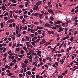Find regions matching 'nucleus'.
<instances>
[{"label":"nucleus","instance_id":"8","mask_svg":"<svg viewBox=\"0 0 78 78\" xmlns=\"http://www.w3.org/2000/svg\"><path fill=\"white\" fill-rule=\"evenodd\" d=\"M38 53H37V55L39 56V55H41V52L40 50H38L37 51Z\"/></svg>","mask_w":78,"mask_h":78},{"label":"nucleus","instance_id":"14","mask_svg":"<svg viewBox=\"0 0 78 78\" xmlns=\"http://www.w3.org/2000/svg\"><path fill=\"white\" fill-rule=\"evenodd\" d=\"M28 4H29V3L26 2V4L25 5V7H27V6L28 5Z\"/></svg>","mask_w":78,"mask_h":78},{"label":"nucleus","instance_id":"6","mask_svg":"<svg viewBox=\"0 0 78 78\" xmlns=\"http://www.w3.org/2000/svg\"><path fill=\"white\" fill-rule=\"evenodd\" d=\"M37 29H38L39 30H42L44 28L43 27H38V26H37Z\"/></svg>","mask_w":78,"mask_h":78},{"label":"nucleus","instance_id":"11","mask_svg":"<svg viewBox=\"0 0 78 78\" xmlns=\"http://www.w3.org/2000/svg\"><path fill=\"white\" fill-rule=\"evenodd\" d=\"M20 53L21 55H23L24 53V51L23 50H22L20 51Z\"/></svg>","mask_w":78,"mask_h":78},{"label":"nucleus","instance_id":"63","mask_svg":"<svg viewBox=\"0 0 78 78\" xmlns=\"http://www.w3.org/2000/svg\"><path fill=\"white\" fill-rule=\"evenodd\" d=\"M14 17L16 19H17V15L15 16H14Z\"/></svg>","mask_w":78,"mask_h":78},{"label":"nucleus","instance_id":"55","mask_svg":"<svg viewBox=\"0 0 78 78\" xmlns=\"http://www.w3.org/2000/svg\"><path fill=\"white\" fill-rule=\"evenodd\" d=\"M49 22L50 23H51V24H53V22L51 21H50Z\"/></svg>","mask_w":78,"mask_h":78},{"label":"nucleus","instance_id":"30","mask_svg":"<svg viewBox=\"0 0 78 78\" xmlns=\"http://www.w3.org/2000/svg\"><path fill=\"white\" fill-rule=\"evenodd\" d=\"M5 20H8V17H5L4 18Z\"/></svg>","mask_w":78,"mask_h":78},{"label":"nucleus","instance_id":"54","mask_svg":"<svg viewBox=\"0 0 78 78\" xmlns=\"http://www.w3.org/2000/svg\"><path fill=\"white\" fill-rule=\"evenodd\" d=\"M62 56V54H58V56L59 57H60V56Z\"/></svg>","mask_w":78,"mask_h":78},{"label":"nucleus","instance_id":"42","mask_svg":"<svg viewBox=\"0 0 78 78\" xmlns=\"http://www.w3.org/2000/svg\"><path fill=\"white\" fill-rule=\"evenodd\" d=\"M31 30H32V29H30V28H28V29L27 30V31H31Z\"/></svg>","mask_w":78,"mask_h":78},{"label":"nucleus","instance_id":"18","mask_svg":"<svg viewBox=\"0 0 78 78\" xmlns=\"http://www.w3.org/2000/svg\"><path fill=\"white\" fill-rule=\"evenodd\" d=\"M16 50L17 51V52L19 51H20V48H16Z\"/></svg>","mask_w":78,"mask_h":78},{"label":"nucleus","instance_id":"25","mask_svg":"<svg viewBox=\"0 0 78 78\" xmlns=\"http://www.w3.org/2000/svg\"><path fill=\"white\" fill-rule=\"evenodd\" d=\"M22 23H24L25 22V19H24L22 21Z\"/></svg>","mask_w":78,"mask_h":78},{"label":"nucleus","instance_id":"32","mask_svg":"<svg viewBox=\"0 0 78 78\" xmlns=\"http://www.w3.org/2000/svg\"><path fill=\"white\" fill-rule=\"evenodd\" d=\"M36 70V68L34 67L33 69H32V71H34Z\"/></svg>","mask_w":78,"mask_h":78},{"label":"nucleus","instance_id":"60","mask_svg":"<svg viewBox=\"0 0 78 78\" xmlns=\"http://www.w3.org/2000/svg\"><path fill=\"white\" fill-rule=\"evenodd\" d=\"M67 44H66V43H65L64 44L63 47H65L66 46V45Z\"/></svg>","mask_w":78,"mask_h":78},{"label":"nucleus","instance_id":"58","mask_svg":"<svg viewBox=\"0 0 78 78\" xmlns=\"http://www.w3.org/2000/svg\"><path fill=\"white\" fill-rule=\"evenodd\" d=\"M24 18H27V17H28V16L25 15L24 16Z\"/></svg>","mask_w":78,"mask_h":78},{"label":"nucleus","instance_id":"12","mask_svg":"<svg viewBox=\"0 0 78 78\" xmlns=\"http://www.w3.org/2000/svg\"><path fill=\"white\" fill-rule=\"evenodd\" d=\"M50 19L51 20V21H53V20H54V18H53V16H51L50 18Z\"/></svg>","mask_w":78,"mask_h":78},{"label":"nucleus","instance_id":"1","mask_svg":"<svg viewBox=\"0 0 78 78\" xmlns=\"http://www.w3.org/2000/svg\"><path fill=\"white\" fill-rule=\"evenodd\" d=\"M33 9L34 11H37L38 9V8H36V5H35L33 8Z\"/></svg>","mask_w":78,"mask_h":78},{"label":"nucleus","instance_id":"52","mask_svg":"<svg viewBox=\"0 0 78 78\" xmlns=\"http://www.w3.org/2000/svg\"><path fill=\"white\" fill-rule=\"evenodd\" d=\"M7 39H8V38H5V39H4V42H5L6 41V40H7Z\"/></svg>","mask_w":78,"mask_h":78},{"label":"nucleus","instance_id":"35","mask_svg":"<svg viewBox=\"0 0 78 78\" xmlns=\"http://www.w3.org/2000/svg\"><path fill=\"white\" fill-rule=\"evenodd\" d=\"M14 57H15L14 56H12L11 57V59H12V60H13V59H14Z\"/></svg>","mask_w":78,"mask_h":78},{"label":"nucleus","instance_id":"16","mask_svg":"<svg viewBox=\"0 0 78 78\" xmlns=\"http://www.w3.org/2000/svg\"><path fill=\"white\" fill-rule=\"evenodd\" d=\"M42 14H40L39 15V17L40 18V19H41L42 18Z\"/></svg>","mask_w":78,"mask_h":78},{"label":"nucleus","instance_id":"13","mask_svg":"<svg viewBox=\"0 0 78 78\" xmlns=\"http://www.w3.org/2000/svg\"><path fill=\"white\" fill-rule=\"evenodd\" d=\"M45 26L47 27H49L50 26V24H48V23H46L45 24Z\"/></svg>","mask_w":78,"mask_h":78},{"label":"nucleus","instance_id":"5","mask_svg":"<svg viewBox=\"0 0 78 78\" xmlns=\"http://www.w3.org/2000/svg\"><path fill=\"white\" fill-rule=\"evenodd\" d=\"M64 61H65V58H63L61 61V64L62 65L63 64L64 62Z\"/></svg>","mask_w":78,"mask_h":78},{"label":"nucleus","instance_id":"36","mask_svg":"<svg viewBox=\"0 0 78 78\" xmlns=\"http://www.w3.org/2000/svg\"><path fill=\"white\" fill-rule=\"evenodd\" d=\"M25 33H26V31H23L22 32V33L23 34H25Z\"/></svg>","mask_w":78,"mask_h":78},{"label":"nucleus","instance_id":"37","mask_svg":"<svg viewBox=\"0 0 78 78\" xmlns=\"http://www.w3.org/2000/svg\"><path fill=\"white\" fill-rule=\"evenodd\" d=\"M52 66L53 67H57V66H56L55 65V64H54L52 65Z\"/></svg>","mask_w":78,"mask_h":78},{"label":"nucleus","instance_id":"2","mask_svg":"<svg viewBox=\"0 0 78 78\" xmlns=\"http://www.w3.org/2000/svg\"><path fill=\"white\" fill-rule=\"evenodd\" d=\"M62 23V22L61 21H57L55 23V25H56V24H59V23Z\"/></svg>","mask_w":78,"mask_h":78},{"label":"nucleus","instance_id":"59","mask_svg":"<svg viewBox=\"0 0 78 78\" xmlns=\"http://www.w3.org/2000/svg\"><path fill=\"white\" fill-rule=\"evenodd\" d=\"M43 62H45V58H43Z\"/></svg>","mask_w":78,"mask_h":78},{"label":"nucleus","instance_id":"38","mask_svg":"<svg viewBox=\"0 0 78 78\" xmlns=\"http://www.w3.org/2000/svg\"><path fill=\"white\" fill-rule=\"evenodd\" d=\"M14 64V63H11L10 65V66H13Z\"/></svg>","mask_w":78,"mask_h":78},{"label":"nucleus","instance_id":"3","mask_svg":"<svg viewBox=\"0 0 78 78\" xmlns=\"http://www.w3.org/2000/svg\"><path fill=\"white\" fill-rule=\"evenodd\" d=\"M42 2V1H38L36 3V5H41V4Z\"/></svg>","mask_w":78,"mask_h":78},{"label":"nucleus","instance_id":"40","mask_svg":"<svg viewBox=\"0 0 78 78\" xmlns=\"http://www.w3.org/2000/svg\"><path fill=\"white\" fill-rule=\"evenodd\" d=\"M40 64L41 66H42V65H43V64H44V63H43V62H41L40 63Z\"/></svg>","mask_w":78,"mask_h":78},{"label":"nucleus","instance_id":"49","mask_svg":"<svg viewBox=\"0 0 78 78\" xmlns=\"http://www.w3.org/2000/svg\"><path fill=\"white\" fill-rule=\"evenodd\" d=\"M52 29H54V30H56V27H52Z\"/></svg>","mask_w":78,"mask_h":78},{"label":"nucleus","instance_id":"22","mask_svg":"<svg viewBox=\"0 0 78 78\" xmlns=\"http://www.w3.org/2000/svg\"><path fill=\"white\" fill-rule=\"evenodd\" d=\"M42 36H45V31L43 32L42 34Z\"/></svg>","mask_w":78,"mask_h":78},{"label":"nucleus","instance_id":"19","mask_svg":"<svg viewBox=\"0 0 78 78\" xmlns=\"http://www.w3.org/2000/svg\"><path fill=\"white\" fill-rule=\"evenodd\" d=\"M26 39H27V41H29V37H28L27 36H26L25 37Z\"/></svg>","mask_w":78,"mask_h":78},{"label":"nucleus","instance_id":"44","mask_svg":"<svg viewBox=\"0 0 78 78\" xmlns=\"http://www.w3.org/2000/svg\"><path fill=\"white\" fill-rule=\"evenodd\" d=\"M8 67H9V66H8V65H7L5 67V68H6V69H8Z\"/></svg>","mask_w":78,"mask_h":78},{"label":"nucleus","instance_id":"46","mask_svg":"<svg viewBox=\"0 0 78 78\" xmlns=\"http://www.w3.org/2000/svg\"><path fill=\"white\" fill-rule=\"evenodd\" d=\"M3 47H6V44L3 43L2 44Z\"/></svg>","mask_w":78,"mask_h":78},{"label":"nucleus","instance_id":"39","mask_svg":"<svg viewBox=\"0 0 78 78\" xmlns=\"http://www.w3.org/2000/svg\"><path fill=\"white\" fill-rule=\"evenodd\" d=\"M28 58H29V59H31V58H32V57L31 56V55H30L28 57Z\"/></svg>","mask_w":78,"mask_h":78},{"label":"nucleus","instance_id":"51","mask_svg":"<svg viewBox=\"0 0 78 78\" xmlns=\"http://www.w3.org/2000/svg\"><path fill=\"white\" fill-rule=\"evenodd\" d=\"M40 40V39L39 38L37 39L36 40V42H39Z\"/></svg>","mask_w":78,"mask_h":78},{"label":"nucleus","instance_id":"61","mask_svg":"<svg viewBox=\"0 0 78 78\" xmlns=\"http://www.w3.org/2000/svg\"><path fill=\"white\" fill-rule=\"evenodd\" d=\"M42 42L44 44V43H46V41L45 40H43L42 41Z\"/></svg>","mask_w":78,"mask_h":78},{"label":"nucleus","instance_id":"10","mask_svg":"<svg viewBox=\"0 0 78 78\" xmlns=\"http://www.w3.org/2000/svg\"><path fill=\"white\" fill-rule=\"evenodd\" d=\"M48 12H49V13H51V12H53V10H51V9H48Z\"/></svg>","mask_w":78,"mask_h":78},{"label":"nucleus","instance_id":"15","mask_svg":"<svg viewBox=\"0 0 78 78\" xmlns=\"http://www.w3.org/2000/svg\"><path fill=\"white\" fill-rule=\"evenodd\" d=\"M22 65L23 66V68H24V67L25 66V65H26L24 63H22Z\"/></svg>","mask_w":78,"mask_h":78},{"label":"nucleus","instance_id":"7","mask_svg":"<svg viewBox=\"0 0 78 78\" xmlns=\"http://www.w3.org/2000/svg\"><path fill=\"white\" fill-rule=\"evenodd\" d=\"M0 25H1V28H3V26H4V25H3V23H0Z\"/></svg>","mask_w":78,"mask_h":78},{"label":"nucleus","instance_id":"62","mask_svg":"<svg viewBox=\"0 0 78 78\" xmlns=\"http://www.w3.org/2000/svg\"><path fill=\"white\" fill-rule=\"evenodd\" d=\"M42 61V58H39V61L41 62Z\"/></svg>","mask_w":78,"mask_h":78},{"label":"nucleus","instance_id":"41","mask_svg":"<svg viewBox=\"0 0 78 78\" xmlns=\"http://www.w3.org/2000/svg\"><path fill=\"white\" fill-rule=\"evenodd\" d=\"M26 29H27V26H25V27H24L23 28V30H26Z\"/></svg>","mask_w":78,"mask_h":78},{"label":"nucleus","instance_id":"17","mask_svg":"<svg viewBox=\"0 0 78 78\" xmlns=\"http://www.w3.org/2000/svg\"><path fill=\"white\" fill-rule=\"evenodd\" d=\"M28 74L29 75H31V71H28Z\"/></svg>","mask_w":78,"mask_h":78},{"label":"nucleus","instance_id":"56","mask_svg":"<svg viewBox=\"0 0 78 78\" xmlns=\"http://www.w3.org/2000/svg\"><path fill=\"white\" fill-rule=\"evenodd\" d=\"M37 34H38V33L37 32H36L35 33V36H37Z\"/></svg>","mask_w":78,"mask_h":78},{"label":"nucleus","instance_id":"47","mask_svg":"<svg viewBox=\"0 0 78 78\" xmlns=\"http://www.w3.org/2000/svg\"><path fill=\"white\" fill-rule=\"evenodd\" d=\"M30 46H31V45H30V44H28V45H27V48H29V47H30Z\"/></svg>","mask_w":78,"mask_h":78},{"label":"nucleus","instance_id":"4","mask_svg":"<svg viewBox=\"0 0 78 78\" xmlns=\"http://www.w3.org/2000/svg\"><path fill=\"white\" fill-rule=\"evenodd\" d=\"M1 8L2 9L3 11H5V10H6V7L5 5H3L1 7Z\"/></svg>","mask_w":78,"mask_h":78},{"label":"nucleus","instance_id":"27","mask_svg":"<svg viewBox=\"0 0 78 78\" xmlns=\"http://www.w3.org/2000/svg\"><path fill=\"white\" fill-rule=\"evenodd\" d=\"M41 76L38 75H36V77L37 78H39V77H40Z\"/></svg>","mask_w":78,"mask_h":78},{"label":"nucleus","instance_id":"23","mask_svg":"<svg viewBox=\"0 0 78 78\" xmlns=\"http://www.w3.org/2000/svg\"><path fill=\"white\" fill-rule=\"evenodd\" d=\"M24 63H25V64H26L28 63V62L27 60L24 61Z\"/></svg>","mask_w":78,"mask_h":78},{"label":"nucleus","instance_id":"26","mask_svg":"<svg viewBox=\"0 0 78 78\" xmlns=\"http://www.w3.org/2000/svg\"><path fill=\"white\" fill-rule=\"evenodd\" d=\"M78 18H77V17H76L75 18H74L73 19V20L74 21L75 20H76V19H77Z\"/></svg>","mask_w":78,"mask_h":78},{"label":"nucleus","instance_id":"21","mask_svg":"<svg viewBox=\"0 0 78 78\" xmlns=\"http://www.w3.org/2000/svg\"><path fill=\"white\" fill-rule=\"evenodd\" d=\"M29 35L30 36H31V37H33L34 36V34H32L31 35Z\"/></svg>","mask_w":78,"mask_h":78},{"label":"nucleus","instance_id":"53","mask_svg":"<svg viewBox=\"0 0 78 78\" xmlns=\"http://www.w3.org/2000/svg\"><path fill=\"white\" fill-rule=\"evenodd\" d=\"M7 55H8L7 54V53H6L5 54H4L3 56L5 57L6 56H7Z\"/></svg>","mask_w":78,"mask_h":78},{"label":"nucleus","instance_id":"45","mask_svg":"<svg viewBox=\"0 0 78 78\" xmlns=\"http://www.w3.org/2000/svg\"><path fill=\"white\" fill-rule=\"evenodd\" d=\"M30 52H31V53H33V54H34V51H33L32 49H30Z\"/></svg>","mask_w":78,"mask_h":78},{"label":"nucleus","instance_id":"50","mask_svg":"<svg viewBox=\"0 0 78 78\" xmlns=\"http://www.w3.org/2000/svg\"><path fill=\"white\" fill-rule=\"evenodd\" d=\"M21 36V34L20 33H19L17 35V37H20Z\"/></svg>","mask_w":78,"mask_h":78},{"label":"nucleus","instance_id":"64","mask_svg":"<svg viewBox=\"0 0 78 78\" xmlns=\"http://www.w3.org/2000/svg\"><path fill=\"white\" fill-rule=\"evenodd\" d=\"M48 5H51V2H49L48 3Z\"/></svg>","mask_w":78,"mask_h":78},{"label":"nucleus","instance_id":"9","mask_svg":"<svg viewBox=\"0 0 78 78\" xmlns=\"http://www.w3.org/2000/svg\"><path fill=\"white\" fill-rule=\"evenodd\" d=\"M38 33H39V34H42V32L41 30H38L37 31Z\"/></svg>","mask_w":78,"mask_h":78},{"label":"nucleus","instance_id":"43","mask_svg":"<svg viewBox=\"0 0 78 78\" xmlns=\"http://www.w3.org/2000/svg\"><path fill=\"white\" fill-rule=\"evenodd\" d=\"M11 50H10L9 51V52H7V54H8V55H9V54H10V53H11Z\"/></svg>","mask_w":78,"mask_h":78},{"label":"nucleus","instance_id":"24","mask_svg":"<svg viewBox=\"0 0 78 78\" xmlns=\"http://www.w3.org/2000/svg\"><path fill=\"white\" fill-rule=\"evenodd\" d=\"M55 27H56L58 28H59V27H61V25H56V24H55Z\"/></svg>","mask_w":78,"mask_h":78},{"label":"nucleus","instance_id":"28","mask_svg":"<svg viewBox=\"0 0 78 78\" xmlns=\"http://www.w3.org/2000/svg\"><path fill=\"white\" fill-rule=\"evenodd\" d=\"M19 76L20 78H22V77L23 76V75H22V74H20Z\"/></svg>","mask_w":78,"mask_h":78},{"label":"nucleus","instance_id":"20","mask_svg":"<svg viewBox=\"0 0 78 78\" xmlns=\"http://www.w3.org/2000/svg\"><path fill=\"white\" fill-rule=\"evenodd\" d=\"M31 44L33 46H34L36 45V43H35L34 42H31Z\"/></svg>","mask_w":78,"mask_h":78},{"label":"nucleus","instance_id":"48","mask_svg":"<svg viewBox=\"0 0 78 78\" xmlns=\"http://www.w3.org/2000/svg\"><path fill=\"white\" fill-rule=\"evenodd\" d=\"M11 18H13V17H12V14H10L9 16Z\"/></svg>","mask_w":78,"mask_h":78},{"label":"nucleus","instance_id":"29","mask_svg":"<svg viewBox=\"0 0 78 78\" xmlns=\"http://www.w3.org/2000/svg\"><path fill=\"white\" fill-rule=\"evenodd\" d=\"M46 70H44L42 72V73L41 74V75H43V73H45V72Z\"/></svg>","mask_w":78,"mask_h":78},{"label":"nucleus","instance_id":"33","mask_svg":"<svg viewBox=\"0 0 78 78\" xmlns=\"http://www.w3.org/2000/svg\"><path fill=\"white\" fill-rule=\"evenodd\" d=\"M78 32V31H75L74 33V35H76V34H77Z\"/></svg>","mask_w":78,"mask_h":78},{"label":"nucleus","instance_id":"57","mask_svg":"<svg viewBox=\"0 0 78 78\" xmlns=\"http://www.w3.org/2000/svg\"><path fill=\"white\" fill-rule=\"evenodd\" d=\"M20 72L22 73H23V69H22L21 70Z\"/></svg>","mask_w":78,"mask_h":78},{"label":"nucleus","instance_id":"31","mask_svg":"<svg viewBox=\"0 0 78 78\" xmlns=\"http://www.w3.org/2000/svg\"><path fill=\"white\" fill-rule=\"evenodd\" d=\"M6 48H5L2 51V52H4V53L5 52V51H6Z\"/></svg>","mask_w":78,"mask_h":78},{"label":"nucleus","instance_id":"34","mask_svg":"<svg viewBox=\"0 0 78 78\" xmlns=\"http://www.w3.org/2000/svg\"><path fill=\"white\" fill-rule=\"evenodd\" d=\"M16 34H19V32H18V31L17 30H16Z\"/></svg>","mask_w":78,"mask_h":78}]
</instances>
